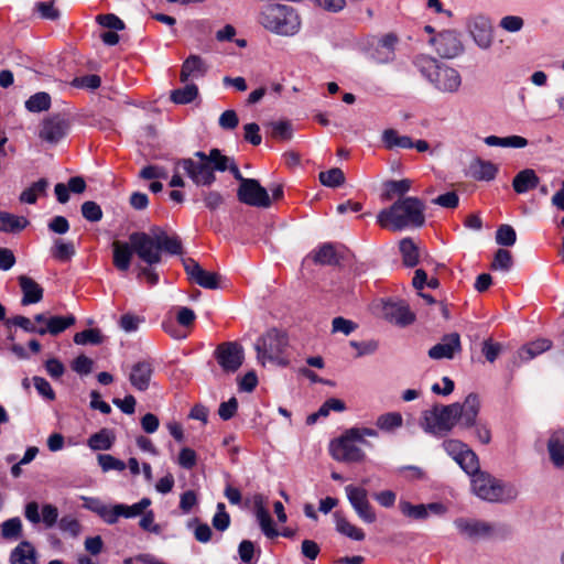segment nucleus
<instances>
[{
  "label": "nucleus",
  "mask_w": 564,
  "mask_h": 564,
  "mask_svg": "<svg viewBox=\"0 0 564 564\" xmlns=\"http://www.w3.org/2000/svg\"><path fill=\"white\" fill-rule=\"evenodd\" d=\"M97 22L110 31H121L124 29L123 21L112 13L98 15Z\"/></svg>",
  "instance_id": "obj_62"
},
{
  "label": "nucleus",
  "mask_w": 564,
  "mask_h": 564,
  "mask_svg": "<svg viewBox=\"0 0 564 564\" xmlns=\"http://www.w3.org/2000/svg\"><path fill=\"white\" fill-rule=\"evenodd\" d=\"M384 317L397 325L405 326L414 321V314L403 302H388L383 306Z\"/></svg>",
  "instance_id": "obj_24"
},
{
  "label": "nucleus",
  "mask_w": 564,
  "mask_h": 564,
  "mask_svg": "<svg viewBox=\"0 0 564 564\" xmlns=\"http://www.w3.org/2000/svg\"><path fill=\"white\" fill-rule=\"evenodd\" d=\"M214 170L224 172L229 169V158L223 155L218 149H213L207 155Z\"/></svg>",
  "instance_id": "obj_61"
},
{
  "label": "nucleus",
  "mask_w": 564,
  "mask_h": 564,
  "mask_svg": "<svg viewBox=\"0 0 564 564\" xmlns=\"http://www.w3.org/2000/svg\"><path fill=\"white\" fill-rule=\"evenodd\" d=\"M212 523L213 527L220 532H224L229 528L230 516L226 511V507L223 502L217 503V511L213 517Z\"/></svg>",
  "instance_id": "obj_54"
},
{
  "label": "nucleus",
  "mask_w": 564,
  "mask_h": 564,
  "mask_svg": "<svg viewBox=\"0 0 564 564\" xmlns=\"http://www.w3.org/2000/svg\"><path fill=\"white\" fill-rule=\"evenodd\" d=\"M289 340L285 333L278 329H270L262 335L254 344L257 350V358L262 364L276 362L279 365H286L283 358L285 348Z\"/></svg>",
  "instance_id": "obj_8"
},
{
  "label": "nucleus",
  "mask_w": 564,
  "mask_h": 564,
  "mask_svg": "<svg viewBox=\"0 0 564 564\" xmlns=\"http://www.w3.org/2000/svg\"><path fill=\"white\" fill-rule=\"evenodd\" d=\"M455 404L458 408L457 421L460 426L463 429H470L471 425H475L480 410L479 397L475 393H470L465 398L462 404Z\"/></svg>",
  "instance_id": "obj_20"
},
{
  "label": "nucleus",
  "mask_w": 564,
  "mask_h": 564,
  "mask_svg": "<svg viewBox=\"0 0 564 564\" xmlns=\"http://www.w3.org/2000/svg\"><path fill=\"white\" fill-rule=\"evenodd\" d=\"M184 268L189 280L205 289H217L219 276L212 271L204 270L195 260H184Z\"/></svg>",
  "instance_id": "obj_19"
},
{
  "label": "nucleus",
  "mask_w": 564,
  "mask_h": 564,
  "mask_svg": "<svg viewBox=\"0 0 564 564\" xmlns=\"http://www.w3.org/2000/svg\"><path fill=\"white\" fill-rule=\"evenodd\" d=\"M404 265L415 267L420 261L419 248L411 238H403L399 245Z\"/></svg>",
  "instance_id": "obj_38"
},
{
  "label": "nucleus",
  "mask_w": 564,
  "mask_h": 564,
  "mask_svg": "<svg viewBox=\"0 0 564 564\" xmlns=\"http://www.w3.org/2000/svg\"><path fill=\"white\" fill-rule=\"evenodd\" d=\"M47 185V181L44 178L34 182L30 187L21 193L20 200L26 204H34L39 196L45 194Z\"/></svg>",
  "instance_id": "obj_43"
},
{
  "label": "nucleus",
  "mask_w": 564,
  "mask_h": 564,
  "mask_svg": "<svg viewBox=\"0 0 564 564\" xmlns=\"http://www.w3.org/2000/svg\"><path fill=\"white\" fill-rule=\"evenodd\" d=\"M484 142L489 147L514 148L522 149L528 145V140L520 135L497 137L488 135Z\"/></svg>",
  "instance_id": "obj_34"
},
{
  "label": "nucleus",
  "mask_w": 564,
  "mask_h": 564,
  "mask_svg": "<svg viewBox=\"0 0 564 564\" xmlns=\"http://www.w3.org/2000/svg\"><path fill=\"white\" fill-rule=\"evenodd\" d=\"M19 285L23 293L21 301L23 305L35 304L43 299V289L33 279L21 275L19 276Z\"/></svg>",
  "instance_id": "obj_25"
},
{
  "label": "nucleus",
  "mask_w": 564,
  "mask_h": 564,
  "mask_svg": "<svg viewBox=\"0 0 564 564\" xmlns=\"http://www.w3.org/2000/svg\"><path fill=\"white\" fill-rule=\"evenodd\" d=\"M258 22L267 31L280 36H294L302 25L296 9L281 3L264 6L259 13Z\"/></svg>",
  "instance_id": "obj_5"
},
{
  "label": "nucleus",
  "mask_w": 564,
  "mask_h": 564,
  "mask_svg": "<svg viewBox=\"0 0 564 564\" xmlns=\"http://www.w3.org/2000/svg\"><path fill=\"white\" fill-rule=\"evenodd\" d=\"M459 467L467 474L470 476V478H473V476L476 474V473H480L481 470H479V460H478V456L476 455V453L470 448L468 447L464 454L462 455V457L456 462Z\"/></svg>",
  "instance_id": "obj_41"
},
{
  "label": "nucleus",
  "mask_w": 564,
  "mask_h": 564,
  "mask_svg": "<svg viewBox=\"0 0 564 564\" xmlns=\"http://www.w3.org/2000/svg\"><path fill=\"white\" fill-rule=\"evenodd\" d=\"M102 340V336L98 329L89 328L85 329L83 332L76 333L74 336V341L77 345H87L93 344L97 345L100 344Z\"/></svg>",
  "instance_id": "obj_55"
},
{
  "label": "nucleus",
  "mask_w": 564,
  "mask_h": 564,
  "mask_svg": "<svg viewBox=\"0 0 564 564\" xmlns=\"http://www.w3.org/2000/svg\"><path fill=\"white\" fill-rule=\"evenodd\" d=\"M429 43L442 58L446 59H454L465 52L460 34L455 30L438 32L430 39Z\"/></svg>",
  "instance_id": "obj_12"
},
{
  "label": "nucleus",
  "mask_w": 564,
  "mask_h": 564,
  "mask_svg": "<svg viewBox=\"0 0 564 564\" xmlns=\"http://www.w3.org/2000/svg\"><path fill=\"white\" fill-rule=\"evenodd\" d=\"M470 481L473 492L485 501L507 502L514 500L518 496L514 486L505 484L485 471L476 473Z\"/></svg>",
  "instance_id": "obj_6"
},
{
  "label": "nucleus",
  "mask_w": 564,
  "mask_h": 564,
  "mask_svg": "<svg viewBox=\"0 0 564 564\" xmlns=\"http://www.w3.org/2000/svg\"><path fill=\"white\" fill-rule=\"evenodd\" d=\"M399 508L405 517L414 520H424L429 517L426 506L423 503L412 505L409 501H400Z\"/></svg>",
  "instance_id": "obj_49"
},
{
  "label": "nucleus",
  "mask_w": 564,
  "mask_h": 564,
  "mask_svg": "<svg viewBox=\"0 0 564 564\" xmlns=\"http://www.w3.org/2000/svg\"><path fill=\"white\" fill-rule=\"evenodd\" d=\"M398 36L393 33L383 35L371 53V58L378 64H388L395 58Z\"/></svg>",
  "instance_id": "obj_23"
},
{
  "label": "nucleus",
  "mask_w": 564,
  "mask_h": 564,
  "mask_svg": "<svg viewBox=\"0 0 564 564\" xmlns=\"http://www.w3.org/2000/svg\"><path fill=\"white\" fill-rule=\"evenodd\" d=\"M517 234L510 225H501L496 231V242L499 246L511 247L516 243Z\"/></svg>",
  "instance_id": "obj_53"
},
{
  "label": "nucleus",
  "mask_w": 564,
  "mask_h": 564,
  "mask_svg": "<svg viewBox=\"0 0 564 564\" xmlns=\"http://www.w3.org/2000/svg\"><path fill=\"white\" fill-rule=\"evenodd\" d=\"M198 95L197 86L188 84L183 88L175 89L171 94V99L175 104L185 105L192 102Z\"/></svg>",
  "instance_id": "obj_45"
},
{
  "label": "nucleus",
  "mask_w": 564,
  "mask_h": 564,
  "mask_svg": "<svg viewBox=\"0 0 564 564\" xmlns=\"http://www.w3.org/2000/svg\"><path fill=\"white\" fill-rule=\"evenodd\" d=\"M51 106V97L46 93H36L25 101V108L31 112L47 110Z\"/></svg>",
  "instance_id": "obj_47"
},
{
  "label": "nucleus",
  "mask_w": 564,
  "mask_h": 564,
  "mask_svg": "<svg viewBox=\"0 0 564 564\" xmlns=\"http://www.w3.org/2000/svg\"><path fill=\"white\" fill-rule=\"evenodd\" d=\"M129 241L138 257L150 267L161 262L162 251L171 254L182 252V245L176 236H169L160 228H153L150 234L132 232Z\"/></svg>",
  "instance_id": "obj_1"
},
{
  "label": "nucleus",
  "mask_w": 564,
  "mask_h": 564,
  "mask_svg": "<svg viewBox=\"0 0 564 564\" xmlns=\"http://www.w3.org/2000/svg\"><path fill=\"white\" fill-rule=\"evenodd\" d=\"M36 551L29 541L20 542L10 554V564H35Z\"/></svg>",
  "instance_id": "obj_30"
},
{
  "label": "nucleus",
  "mask_w": 564,
  "mask_h": 564,
  "mask_svg": "<svg viewBox=\"0 0 564 564\" xmlns=\"http://www.w3.org/2000/svg\"><path fill=\"white\" fill-rule=\"evenodd\" d=\"M453 524L459 536L470 542L491 540L498 535L500 530L498 523L470 517H458Z\"/></svg>",
  "instance_id": "obj_10"
},
{
  "label": "nucleus",
  "mask_w": 564,
  "mask_h": 564,
  "mask_svg": "<svg viewBox=\"0 0 564 564\" xmlns=\"http://www.w3.org/2000/svg\"><path fill=\"white\" fill-rule=\"evenodd\" d=\"M473 434L476 440H478L481 444H489L491 442V431L486 422L477 421L475 425H471Z\"/></svg>",
  "instance_id": "obj_64"
},
{
  "label": "nucleus",
  "mask_w": 564,
  "mask_h": 564,
  "mask_svg": "<svg viewBox=\"0 0 564 564\" xmlns=\"http://www.w3.org/2000/svg\"><path fill=\"white\" fill-rule=\"evenodd\" d=\"M29 221L23 216H15L7 212H0V231L18 232L28 226Z\"/></svg>",
  "instance_id": "obj_37"
},
{
  "label": "nucleus",
  "mask_w": 564,
  "mask_h": 564,
  "mask_svg": "<svg viewBox=\"0 0 564 564\" xmlns=\"http://www.w3.org/2000/svg\"><path fill=\"white\" fill-rule=\"evenodd\" d=\"M465 31L480 51L491 50L495 43L492 19L484 12H473L465 18Z\"/></svg>",
  "instance_id": "obj_9"
},
{
  "label": "nucleus",
  "mask_w": 564,
  "mask_h": 564,
  "mask_svg": "<svg viewBox=\"0 0 564 564\" xmlns=\"http://www.w3.org/2000/svg\"><path fill=\"white\" fill-rule=\"evenodd\" d=\"M413 64L421 75L438 91L455 94L462 86L459 72L429 55H417Z\"/></svg>",
  "instance_id": "obj_4"
},
{
  "label": "nucleus",
  "mask_w": 564,
  "mask_h": 564,
  "mask_svg": "<svg viewBox=\"0 0 564 564\" xmlns=\"http://www.w3.org/2000/svg\"><path fill=\"white\" fill-rule=\"evenodd\" d=\"M314 262L318 264L332 265L337 263V256L332 243H324L314 251Z\"/></svg>",
  "instance_id": "obj_44"
},
{
  "label": "nucleus",
  "mask_w": 564,
  "mask_h": 564,
  "mask_svg": "<svg viewBox=\"0 0 564 564\" xmlns=\"http://www.w3.org/2000/svg\"><path fill=\"white\" fill-rule=\"evenodd\" d=\"M142 322H144L143 317L127 313L120 317L119 325L124 332L132 333L138 330Z\"/></svg>",
  "instance_id": "obj_63"
},
{
  "label": "nucleus",
  "mask_w": 564,
  "mask_h": 564,
  "mask_svg": "<svg viewBox=\"0 0 564 564\" xmlns=\"http://www.w3.org/2000/svg\"><path fill=\"white\" fill-rule=\"evenodd\" d=\"M471 176L478 181H491L496 177L498 167L496 164L481 159H475L469 166Z\"/></svg>",
  "instance_id": "obj_31"
},
{
  "label": "nucleus",
  "mask_w": 564,
  "mask_h": 564,
  "mask_svg": "<svg viewBox=\"0 0 564 564\" xmlns=\"http://www.w3.org/2000/svg\"><path fill=\"white\" fill-rule=\"evenodd\" d=\"M335 527L337 532L354 540L362 541L365 539V532L362 529L350 523L340 512L334 513Z\"/></svg>",
  "instance_id": "obj_33"
},
{
  "label": "nucleus",
  "mask_w": 564,
  "mask_h": 564,
  "mask_svg": "<svg viewBox=\"0 0 564 564\" xmlns=\"http://www.w3.org/2000/svg\"><path fill=\"white\" fill-rule=\"evenodd\" d=\"M98 463L104 471L118 470L122 471L126 469L127 464L112 455L109 454H99Z\"/></svg>",
  "instance_id": "obj_57"
},
{
  "label": "nucleus",
  "mask_w": 564,
  "mask_h": 564,
  "mask_svg": "<svg viewBox=\"0 0 564 564\" xmlns=\"http://www.w3.org/2000/svg\"><path fill=\"white\" fill-rule=\"evenodd\" d=\"M382 141L384 147L389 150L412 149V139L408 135H400L394 129H387L382 133Z\"/></svg>",
  "instance_id": "obj_39"
},
{
  "label": "nucleus",
  "mask_w": 564,
  "mask_h": 564,
  "mask_svg": "<svg viewBox=\"0 0 564 564\" xmlns=\"http://www.w3.org/2000/svg\"><path fill=\"white\" fill-rule=\"evenodd\" d=\"M424 204L417 197H403L377 215L382 228L399 231L409 227H421L425 223Z\"/></svg>",
  "instance_id": "obj_2"
},
{
  "label": "nucleus",
  "mask_w": 564,
  "mask_h": 564,
  "mask_svg": "<svg viewBox=\"0 0 564 564\" xmlns=\"http://www.w3.org/2000/svg\"><path fill=\"white\" fill-rule=\"evenodd\" d=\"M345 492L357 516L366 523H373L376 512L368 499V491L362 486L347 485Z\"/></svg>",
  "instance_id": "obj_13"
},
{
  "label": "nucleus",
  "mask_w": 564,
  "mask_h": 564,
  "mask_svg": "<svg viewBox=\"0 0 564 564\" xmlns=\"http://www.w3.org/2000/svg\"><path fill=\"white\" fill-rule=\"evenodd\" d=\"M403 424V417L399 412H388L378 416L376 425L383 432H393L401 427Z\"/></svg>",
  "instance_id": "obj_40"
},
{
  "label": "nucleus",
  "mask_w": 564,
  "mask_h": 564,
  "mask_svg": "<svg viewBox=\"0 0 564 564\" xmlns=\"http://www.w3.org/2000/svg\"><path fill=\"white\" fill-rule=\"evenodd\" d=\"M319 182L327 187H338L345 182V175L338 167L321 172L318 175Z\"/></svg>",
  "instance_id": "obj_48"
},
{
  "label": "nucleus",
  "mask_w": 564,
  "mask_h": 564,
  "mask_svg": "<svg viewBox=\"0 0 564 564\" xmlns=\"http://www.w3.org/2000/svg\"><path fill=\"white\" fill-rule=\"evenodd\" d=\"M215 358L227 373L236 372L243 361V349L235 341L223 343L215 349Z\"/></svg>",
  "instance_id": "obj_14"
},
{
  "label": "nucleus",
  "mask_w": 564,
  "mask_h": 564,
  "mask_svg": "<svg viewBox=\"0 0 564 564\" xmlns=\"http://www.w3.org/2000/svg\"><path fill=\"white\" fill-rule=\"evenodd\" d=\"M540 184V177L532 169H524L516 174L512 181L513 191L517 194H525Z\"/></svg>",
  "instance_id": "obj_26"
},
{
  "label": "nucleus",
  "mask_w": 564,
  "mask_h": 564,
  "mask_svg": "<svg viewBox=\"0 0 564 564\" xmlns=\"http://www.w3.org/2000/svg\"><path fill=\"white\" fill-rule=\"evenodd\" d=\"M83 217L91 223L99 221L102 218V210L100 206L91 200L85 202L82 205Z\"/></svg>",
  "instance_id": "obj_59"
},
{
  "label": "nucleus",
  "mask_w": 564,
  "mask_h": 564,
  "mask_svg": "<svg viewBox=\"0 0 564 564\" xmlns=\"http://www.w3.org/2000/svg\"><path fill=\"white\" fill-rule=\"evenodd\" d=\"M524 21L519 15H506L501 18L499 26L506 32L517 33L522 30Z\"/></svg>",
  "instance_id": "obj_60"
},
{
  "label": "nucleus",
  "mask_w": 564,
  "mask_h": 564,
  "mask_svg": "<svg viewBox=\"0 0 564 564\" xmlns=\"http://www.w3.org/2000/svg\"><path fill=\"white\" fill-rule=\"evenodd\" d=\"M24 517L33 524L42 521L48 529L58 524V509L51 503L43 505L40 512L37 502L31 501L25 506Z\"/></svg>",
  "instance_id": "obj_17"
},
{
  "label": "nucleus",
  "mask_w": 564,
  "mask_h": 564,
  "mask_svg": "<svg viewBox=\"0 0 564 564\" xmlns=\"http://www.w3.org/2000/svg\"><path fill=\"white\" fill-rule=\"evenodd\" d=\"M194 155L198 158V161L192 158L182 159L176 163V170L182 169L197 186H210L216 177L207 154L197 151Z\"/></svg>",
  "instance_id": "obj_11"
},
{
  "label": "nucleus",
  "mask_w": 564,
  "mask_h": 564,
  "mask_svg": "<svg viewBox=\"0 0 564 564\" xmlns=\"http://www.w3.org/2000/svg\"><path fill=\"white\" fill-rule=\"evenodd\" d=\"M69 120L59 113L46 117L40 127L39 137L51 144L61 141L69 131Z\"/></svg>",
  "instance_id": "obj_16"
},
{
  "label": "nucleus",
  "mask_w": 564,
  "mask_h": 564,
  "mask_svg": "<svg viewBox=\"0 0 564 564\" xmlns=\"http://www.w3.org/2000/svg\"><path fill=\"white\" fill-rule=\"evenodd\" d=\"M551 346V340L546 338L536 339L534 341L527 344L519 350V358L522 361H529L535 358L536 356L541 355L542 352L549 350Z\"/></svg>",
  "instance_id": "obj_36"
},
{
  "label": "nucleus",
  "mask_w": 564,
  "mask_h": 564,
  "mask_svg": "<svg viewBox=\"0 0 564 564\" xmlns=\"http://www.w3.org/2000/svg\"><path fill=\"white\" fill-rule=\"evenodd\" d=\"M377 436L378 432L373 429H348L338 438L330 442L329 453L335 460L340 463H360L366 457L362 446H371L366 437Z\"/></svg>",
  "instance_id": "obj_3"
},
{
  "label": "nucleus",
  "mask_w": 564,
  "mask_h": 564,
  "mask_svg": "<svg viewBox=\"0 0 564 564\" xmlns=\"http://www.w3.org/2000/svg\"><path fill=\"white\" fill-rule=\"evenodd\" d=\"M237 195L241 203L250 206L267 208L271 205L268 191L254 178L243 180Z\"/></svg>",
  "instance_id": "obj_15"
},
{
  "label": "nucleus",
  "mask_w": 564,
  "mask_h": 564,
  "mask_svg": "<svg viewBox=\"0 0 564 564\" xmlns=\"http://www.w3.org/2000/svg\"><path fill=\"white\" fill-rule=\"evenodd\" d=\"M512 265L511 253L506 249H499L494 258L491 268L494 270L509 271Z\"/></svg>",
  "instance_id": "obj_58"
},
{
  "label": "nucleus",
  "mask_w": 564,
  "mask_h": 564,
  "mask_svg": "<svg viewBox=\"0 0 564 564\" xmlns=\"http://www.w3.org/2000/svg\"><path fill=\"white\" fill-rule=\"evenodd\" d=\"M207 72V65L198 55H189L182 65L181 80L203 77Z\"/></svg>",
  "instance_id": "obj_27"
},
{
  "label": "nucleus",
  "mask_w": 564,
  "mask_h": 564,
  "mask_svg": "<svg viewBox=\"0 0 564 564\" xmlns=\"http://www.w3.org/2000/svg\"><path fill=\"white\" fill-rule=\"evenodd\" d=\"M150 505L151 500L149 498H142L140 501L131 506L119 503L121 517L130 519L141 516Z\"/></svg>",
  "instance_id": "obj_51"
},
{
  "label": "nucleus",
  "mask_w": 564,
  "mask_h": 564,
  "mask_svg": "<svg viewBox=\"0 0 564 564\" xmlns=\"http://www.w3.org/2000/svg\"><path fill=\"white\" fill-rule=\"evenodd\" d=\"M547 451L552 464L557 468L564 467V431L554 432L547 442Z\"/></svg>",
  "instance_id": "obj_28"
},
{
  "label": "nucleus",
  "mask_w": 564,
  "mask_h": 564,
  "mask_svg": "<svg viewBox=\"0 0 564 564\" xmlns=\"http://www.w3.org/2000/svg\"><path fill=\"white\" fill-rule=\"evenodd\" d=\"M1 533L4 539L15 540L22 534V522L20 518H11L1 525Z\"/></svg>",
  "instance_id": "obj_52"
},
{
  "label": "nucleus",
  "mask_w": 564,
  "mask_h": 564,
  "mask_svg": "<svg viewBox=\"0 0 564 564\" xmlns=\"http://www.w3.org/2000/svg\"><path fill=\"white\" fill-rule=\"evenodd\" d=\"M442 446L448 456H451L455 462H457L464 452L469 447L464 442L454 438L444 441Z\"/></svg>",
  "instance_id": "obj_56"
},
{
  "label": "nucleus",
  "mask_w": 564,
  "mask_h": 564,
  "mask_svg": "<svg viewBox=\"0 0 564 564\" xmlns=\"http://www.w3.org/2000/svg\"><path fill=\"white\" fill-rule=\"evenodd\" d=\"M115 443V435L111 430L101 429L99 432L90 435L87 444L93 451H108Z\"/></svg>",
  "instance_id": "obj_35"
},
{
  "label": "nucleus",
  "mask_w": 564,
  "mask_h": 564,
  "mask_svg": "<svg viewBox=\"0 0 564 564\" xmlns=\"http://www.w3.org/2000/svg\"><path fill=\"white\" fill-rule=\"evenodd\" d=\"M456 404L434 405L430 410L422 412L420 425L424 432L434 436H444L449 433L457 421Z\"/></svg>",
  "instance_id": "obj_7"
},
{
  "label": "nucleus",
  "mask_w": 564,
  "mask_h": 564,
  "mask_svg": "<svg viewBox=\"0 0 564 564\" xmlns=\"http://www.w3.org/2000/svg\"><path fill=\"white\" fill-rule=\"evenodd\" d=\"M58 529L72 538H77L82 532V524L74 516L66 514L59 519Z\"/></svg>",
  "instance_id": "obj_50"
},
{
  "label": "nucleus",
  "mask_w": 564,
  "mask_h": 564,
  "mask_svg": "<svg viewBox=\"0 0 564 564\" xmlns=\"http://www.w3.org/2000/svg\"><path fill=\"white\" fill-rule=\"evenodd\" d=\"M51 252L56 260L61 262H67L75 256V247L72 241L56 239Z\"/></svg>",
  "instance_id": "obj_42"
},
{
  "label": "nucleus",
  "mask_w": 564,
  "mask_h": 564,
  "mask_svg": "<svg viewBox=\"0 0 564 564\" xmlns=\"http://www.w3.org/2000/svg\"><path fill=\"white\" fill-rule=\"evenodd\" d=\"M154 366L150 360L134 362L129 370L128 378L133 389L144 392L150 388Z\"/></svg>",
  "instance_id": "obj_18"
},
{
  "label": "nucleus",
  "mask_w": 564,
  "mask_h": 564,
  "mask_svg": "<svg viewBox=\"0 0 564 564\" xmlns=\"http://www.w3.org/2000/svg\"><path fill=\"white\" fill-rule=\"evenodd\" d=\"M113 248V264L120 271H128L133 256V248L129 242L116 241Z\"/></svg>",
  "instance_id": "obj_29"
},
{
  "label": "nucleus",
  "mask_w": 564,
  "mask_h": 564,
  "mask_svg": "<svg viewBox=\"0 0 564 564\" xmlns=\"http://www.w3.org/2000/svg\"><path fill=\"white\" fill-rule=\"evenodd\" d=\"M460 337L457 333L444 335L442 340L429 350L432 359H453L455 354L460 351Z\"/></svg>",
  "instance_id": "obj_21"
},
{
  "label": "nucleus",
  "mask_w": 564,
  "mask_h": 564,
  "mask_svg": "<svg viewBox=\"0 0 564 564\" xmlns=\"http://www.w3.org/2000/svg\"><path fill=\"white\" fill-rule=\"evenodd\" d=\"M252 502L256 519L263 534L270 539L278 536L279 532L274 528L273 520L269 513V510L267 509L265 498L258 494L253 496Z\"/></svg>",
  "instance_id": "obj_22"
},
{
  "label": "nucleus",
  "mask_w": 564,
  "mask_h": 564,
  "mask_svg": "<svg viewBox=\"0 0 564 564\" xmlns=\"http://www.w3.org/2000/svg\"><path fill=\"white\" fill-rule=\"evenodd\" d=\"M411 188V181L408 178L399 181H387L384 183V198L391 199L395 195H404Z\"/></svg>",
  "instance_id": "obj_46"
},
{
  "label": "nucleus",
  "mask_w": 564,
  "mask_h": 564,
  "mask_svg": "<svg viewBox=\"0 0 564 564\" xmlns=\"http://www.w3.org/2000/svg\"><path fill=\"white\" fill-rule=\"evenodd\" d=\"M75 317L74 315H66V316H51L47 319L46 326H40L39 335H58L59 333L64 332L66 328L70 327L75 324Z\"/></svg>",
  "instance_id": "obj_32"
}]
</instances>
